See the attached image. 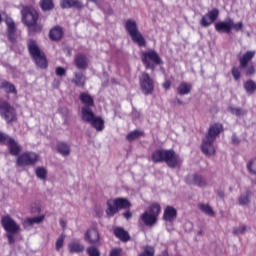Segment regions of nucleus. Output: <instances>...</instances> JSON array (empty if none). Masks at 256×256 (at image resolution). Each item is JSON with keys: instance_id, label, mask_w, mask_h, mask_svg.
Instances as JSON below:
<instances>
[{"instance_id": "obj_1", "label": "nucleus", "mask_w": 256, "mask_h": 256, "mask_svg": "<svg viewBox=\"0 0 256 256\" xmlns=\"http://www.w3.org/2000/svg\"><path fill=\"white\" fill-rule=\"evenodd\" d=\"M224 128L223 124L219 122H215L211 124L208 128V131L205 137L202 140L201 151L207 157H211V155H215V146L213 143L217 140L219 135L223 133Z\"/></svg>"}, {"instance_id": "obj_2", "label": "nucleus", "mask_w": 256, "mask_h": 256, "mask_svg": "<svg viewBox=\"0 0 256 256\" xmlns=\"http://www.w3.org/2000/svg\"><path fill=\"white\" fill-rule=\"evenodd\" d=\"M255 57V51H247L242 56L238 57L239 67L234 66L231 69V75L235 81H239L241 79V69H245L246 77H251L256 73L255 65L250 64Z\"/></svg>"}, {"instance_id": "obj_3", "label": "nucleus", "mask_w": 256, "mask_h": 256, "mask_svg": "<svg viewBox=\"0 0 256 256\" xmlns=\"http://www.w3.org/2000/svg\"><path fill=\"white\" fill-rule=\"evenodd\" d=\"M22 21L28 29L29 35H35V33H41L43 31V25L38 23L39 12L33 8V6H24L21 11Z\"/></svg>"}, {"instance_id": "obj_4", "label": "nucleus", "mask_w": 256, "mask_h": 256, "mask_svg": "<svg viewBox=\"0 0 256 256\" xmlns=\"http://www.w3.org/2000/svg\"><path fill=\"white\" fill-rule=\"evenodd\" d=\"M151 160L154 163H166L171 169H175V167H179L183 163L181 157L173 149H157L152 153Z\"/></svg>"}, {"instance_id": "obj_5", "label": "nucleus", "mask_w": 256, "mask_h": 256, "mask_svg": "<svg viewBox=\"0 0 256 256\" xmlns=\"http://www.w3.org/2000/svg\"><path fill=\"white\" fill-rule=\"evenodd\" d=\"M27 48L32 60L37 67H39L40 69H47L49 67V61L47 60V56L45 55V52H43L41 48H39L37 41L29 39L27 41Z\"/></svg>"}, {"instance_id": "obj_6", "label": "nucleus", "mask_w": 256, "mask_h": 256, "mask_svg": "<svg viewBox=\"0 0 256 256\" xmlns=\"http://www.w3.org/2000/svg\"><path fill=\"white\" fill-rule=\"evenodd\" d=\"M125 30L128 33L131 40L138 45V47H147V40L139 31V27L137 26V22L133 19H128L125 22Z\"/></svg>"}, {"instance_id": "obj_7", "label": "nucleus", "mask_w": 256, "mask_h": 256, "mask_svg": "<svg viewBox=\"0 0 256 256\" xmlns=\"http://www.w3.org/2000/svg\"><path fill=\"white\" fill-rule=\"evenodd\" d=\"M1 225L4 231H6L9 245H13V243H15V237L13 235H17V233L21 231V227L15 220L11 219L10 215L2 216Z\"/></svg>"}, {"instance_id": "obj_8", "label": "nucleus", "mask_w": 256, "mask_h": 256, "mask_svg": "<svg viewBox=\"0 0 256 256\" xmlns=\"http://www.w3.org/2000/svg\"><path fill=\"white\" fill-rule=\"evenodd\" d=\"M141 61L145 69H150L151 71H155L157 65H163V59L155 49L142 52Z\"/></svg>"}, {"instance_id": "obj_9", "label": "nucleus", "mask_w": 256, "mask_h": 256, "mask_svg": "<svg viewBox=\"0 0 256 256\" xmlns=\"http://www.w3.org/2000/svg\"><path fill=\"white\" fill-rule=\"evenodd\" d=\"M214 29L217 33H226V35L231 34V31H243V22L233 21L231 18H227L224 21H219L214 24Z\"/></svg>"}, {"instance_id": "obj_10", "label": "nucleus", "mask_w": 256, "mask_h": 256, "mask_svg": "<svg viewBox=\"0 0 256 256\" xmlns=\"http://www.w3.org/2000/svg\"><path fill=\"white\" fill-rule=\"evenodd\" d=\"M131 202L127 198H115L107 201L106 215L107 217H115L120 209H129Z\"/></svg>"}, {"instance_id": "obj_11", "label": "nucleus", "mask_w": 256, "mask_h": 256, "mask_svg": "<svg viewBox=\"0 0 256 256\" xmlns=\"http://www.w3.org/2000/svg\"><path fill=\"white\" fill-rule=\"evenodd\" d=\"M82 121L85 123H90L91 127L99 132L105 129V120H103L101 116H96L93 111L87 108L83 109Z\"/></svg>"}, {"instance_id": "obj_12", "label": "nucleus", "mask_w": 256, "mask_h": 256, "mask_svg": "<svg viewBox=\"0 0 256 256\" xmlns=\"http://www.w3.org/2000/svg\"><path fill=\"white\" fill-rule=\"evenodd\" d=\"M0 117L6 121V123L17 122V110L7 100H0Z\"/></svg>"}, {"instance_id": "obj_13", "label": "nucleus", "mask_w": 256, "mask_h": 256, "mask_svg": "<svg viewBox=\"0 0 256 256\" xmlns=\"http://www.w3.org/2000/svg\"><path fill=\"white\" fill-rule=\"evenodd\" d=\"M0 145H7L10 155H13L14 157H19L21 153V146H19L17 141H15L9 135L1 131H0Z\"/></svg>"}, {"instance_id": "obj_14", "label": "nucleus", "mask_w": 256, "mask_h": 256, "mask_svg": "<svg viewBox=\"0 0 256 256\" xmlns=\"http://www.w3.org/2000/svg\"><path fill=\"white\" fill-rule=\"evenodd\" d=\"M39 161V156L37 153L33 151H27L20 155H18L16 159V166L17 167H29L35 165Z\"/></svg>"}, {"instance_id": "obj_15", "label": "nucleus", "mask_w": 256, "mask_h": 256, "mask_svg": "<svg viewBox=\"0 0 256 256\" xmlns=\"http://www.w3.org/2000/svg\"><path fill=\"white\" fill-rule=\"evenodd\" d=\"M140 87L142 90V93L145 95H153V92L155 91V80L151 78V75L147 72H143L140 80Z\"/></svg>"}, {"instance_id": "obj_16", "label": "nucleus", "mask_w": 256, "mask_h": 256, "mask_svg": "<svg viewBox=\"0 0 256 256\" xmlns=\"http://www.w3.org/2000/svg\"><path fill=\"white\" fill-rule=\"evenodd\" d=\"M219 19V9L214 8L208 11L202 18L200 19L201 27H211L213 23H215Z\"/></svg>"}, {"instance_id": "obj_17", "label": "nucleus", "mask_w": 256, "mask_h": 256, "mask_svg": "<svg viewBox=\"0 0 256 256\" xmlns=\"http://www.w3.org/2000/svg\"><path fill=\"white\" fill-rule=\"evenodd\" d=\"M85 241L94 247H99L101 245V234L96 228L88 229L84 235Z\"/></svg>"}, {"instance_id": "obj_18", "label": "nucleus", "mask_w": 256, "mask_h": 256, "mask_svg": "<svg viewBox=\"0 0 256 256\" xmlns=\"http://www.w3.org/2000/svg\"><path fill=\"white\" fill-rule=\"evenodd\" d=\"M79 99L81 103L84 105L81 109V114L83 117V110L88 109V111H93L91 107H95V100L93 99V96H91L87 92H82L79 96Z\"/></svg>"}, {"instance_id": "obj_19", "label": "nucleus", "mask_w": 256, "mask_h": 256, "mask_svg": "<svg viewBox=\"0 0 256 256\" xmlns=\"http://www.w3.org/2000/svg\"><path fill=\"white\" fill-rule=\"evenodd\" d=\"M7 25V38L10 43H17V27L15 26V22L13 20H6Z\"/></svg>"}, {"instance_id": "obj_20", "label": "nucleus", "mask_w": 256, "mask_h": 256, "mask_svg": "<svg viewBox=\"0 0 256 256\" xmlns=\"http://www.w3.org/2000/svg\"><path fill=\"white\" fill-rule=\"evenodd\" d=\"M60 7L61 9H73L74 7L78 11H81L84 5L83 2L79 0H60Z\"/></svg>"}, {"instance_id": "obj_21", "label": "nucleus", "mask_w": 256, "mask_h": 256, "mask_svg": "<svg viewBox=\"0 0 256 256\" xmlns=\"http://www.w3.org/2000/svg\"><path fill=\"white\" fill-rule=\"evenodd\" d=\"M74 63L77 69L85 70L89 67V60L87 59V55L83 53H78L75 55Z\"/></svg>"}, {"instance_id": "obj_22", "label": "nucleus", "mask_w": 256, "mask_h": 256, "mask_svg": "<svg viewBox=\"0 0 256 256\" xmlns=\"http://www.w3.org/2000/svg\"><path fill=\"white\" fill-rule=\"evenodd\" d=\"M140 221H142L146 227H153L154 225H157L159 219H157L156 216L149 214V211H145L140 215Z\"/></svg>"}, {"instance_id": "obj_23", "label": "nucleus", "mask_w": 256, "mask_h": 256, "mask_svg": "<svg viewBox=\"0 0 256 256\" xmlns=\"http://www.w3.org/2000/svg\"><path fill=\"white\" fill-rule=\"evenodd\" d=\"M163 219H164V221L173 223V221H175V219H177V209H175V207H173V206H167L164 209Z\"/></svg>"}, {"instance_id": "obj_24", "label": "nucleus", "mask_w": 256, "mask_h": 256, "mask_svg": "<svg viewBox=\"0 0 256 256\" xmlns=\"http://www.w3.org/2000/svg\"><path fill=\"white\" fill-rule=\"evenodd\" d=\"M113 233L117 239L122 241L123 243H127V241H131V236L129 232L125 231L122 227H116L113 230Z\"/></svg>"}, {"instance_id": "obj_25", "label": "nucleus", "mask_w": 256, "mask_h": 256, "mask_svg": "<svg viewBox=\"0 0 256 256\" xmlns=\"http://www.w3.org/2000/svg\"><path fill=\"white\" fill-rule=\"evenodd\" d=\"M0 89H3L7 95H17V88L15 87V84L7 81V80H1L0 81Z\"/></svg>"}, {"instance_id": "obj_26", "label": "nucleus", "mask_w": 256, "mask_h": 256, "mask_svg": "<svg viewBox=\"0 0 256 256\" xmlns=\"http://www.w3.org/2000/svg\"><path fill=\"white\" fill-rule=\"evenodd\" d=\"M72 83H74L76 87H85V83H87V77H85L83 72H74Z\"/></svg>"}, {"instance_id": "obj_27", "label": "nucleus", "mask_w": 256, "mask_h": 256, "mask_svg": "<svg viewBox=\"0 0 256 256\" xmlns=\"http://www.w3.org/2000/svg\"><path fill=\"white\" fill-rule=\"evenodd\" d=\"M49 37L52 41H61L63 39V28L55 26L50 30Z\"/></svg>"}, {"instance_id": "obj_28", "label": "nucleus", "mask_w": 256, "mask_h": 256, "mask_svg": "<svg viewBox=\"0 0 256 256\" xmlns=\"http://www.w3.org/2000/svg\"><path fill=\"white\" fill-rule=\"evenodd\" d=\"M43 219H45V216L26 218L23 221L22 225H23L24 229H29V227H33L35 223L39 224V223L43 222Z\"/></svg>"}, {"instance_id": "obj_29", "label": "nucleus", "mask_w": 256, "mask_h": 256, "mask_svg": "<svg viewBox=\"0 0 256 256\" xmlns=\"http://www.w3.org/2000/svg\"><path fill=\"white\" fill-rule=\"evenodd\" d=\"M193 86L191 83L181 82L180 85L177 87L178 95H189L191 93V89Z\"/></svg>"}, {"instance_id": "obj_30", "label": "nucleus", "mask_w": 256, "mask_h": 256, "mask_svg": "<svg viewBox=\"0 0 256 256\" xmlns=\"http://www.w3.org/2000/svg\"><path fill=\"white\" fill-rule=\"evenodd\" d=\"M68 249L70 253H83V251H85V246L80 244L79 241H74L68 244Z\"/></svg>"}, {"instance_id": "obj_31", "label": "nucleus", "mask_w": 256, "mask_h": 256, "mask_svg": "<svg viewBox=\"0 0 256 256\" xmlns=\"http://www.w3.org/2000/svg\"><path fill=\"white\" fill-rule=\"evenodd\" d=\"M57 151L60 155H63V157H67L71 153V148L65 142H58Z\"/></svg>"}, {"instance_id": "obj_32", "label": "nucleus", "mask_w": 256, "mask_h": 256, "mask_svg": "<svg viewBox=\"0 0 256 256\" xmlns=\"http://www.w3.org/2000/svg\"><path fill=\"white\" fill-rule=\"evenodd\" d=\"M39 5L42 11H53L55 9V2L53 0H40Z\"/></svg>"}, {"instance_id": "obj_33", "label": "nucleus", "mask_w": 256, "mask_h": 256, "mask_svg": "<svg viewBox=\"0 0 256 256\" xmlns=\"http://www.w3.org/2000/svg\"><path fill=\"white\" fill-rule=\"evenodd\" d=\"M139 137H145V132L141 130H133L127 134L126 139L131 143V141H135V139H139Z\"/></svg>"}, {"instance_id": "obj_34", "label": "nucleus", "mask_w": 256, "mask_h": 256, "mask_svg": "<svg viewBox=\"0 0 256 256\" xmlns=\"http://www.w3.org/2000/svg\"><path fill=\"white\" fill-rule=\"evenodd\" d=\"M148 213L159 219V215H161V205H159V203L151 204Z\"/></svg>"}, {"instance_id": "obj_35", "label": "nucleus", "mask_w": 256, "mask_h": 256, "mask_svg": "<svg viewBox=\"0 0 256 256\" xmlns=\"http://www.w3.org/2000/svg\"><path fill=\"white\" fill-rule=\"evenodd\" d=\"M251 195H253L251 190H247L245 194H242L238 199L239 205H249V199H251Z\"/></svg>"}, {"instance_id": "obj_36", "label": "nucleus", "mask_w": 256, "mask_h": 256, "mask_svg": "<svg viewBox=\"0 0 256 256\" xmlns=\"http://www.w3.org/2000/svg\"><path fill=\"white\" fill-rule=\"evenodd\" d=\"M193 183L197 185V187H205V185H207L205 178L198 174L193 175Z\"/></svg>"}, {"instance_id": "obj_37", "label": "nucleus", "mask_w": 256, "mask_h": 256, "mask_svg": "<svg viewBox=\"0 0 256 256\" xmlns=\"http://www.w3.org/2000/svg\"><path fill=\"white\" fill-rule=\"evenodd\" d=\"M244 89L247 93L253 94L256 91V82L253 80H248L244 83Z\"/></svg>"}, {"instance_id": "obj_38", "label": "nucleus", "mask_w": 256, "mask_h": 256, "mask_svg": "<svg viewBox=\"0 0 256 256\" xmlns=\"http://www.w3.org/2000/svg\"><path fill=\"white\" fill-rule=\"evenodd\" d=\"M199 209L202 210L205 215H210V217L215 216V211H213V208H211L209 204H200Z\"/></svg>"}, {"instance_id": "obj_39", "label": "nucleus", "mask_w": 256, "mask_h": 256, "mask_svg": "<svg viewBox=\"0 0 256 256\" xmlns=\"http://www.w3.org/2000/svg\"><path fill=\"white\" fill-rule=\"evenodd\" d=\"M138 256H155V247L149 245L145 246L143 252Z\"/></svg>"}, {"instance_id": "obj_40", "label": "nucleus", "mask_w": 256, "mask_h": 256, "mask_svg": "<svg viewBox=\"0 0 256 256\" xmlns=\"http://www.w3.org/2000/svg\"><path fill=\"white\" fill-rule=\"evenodd\" d=\"M36 177H38V179H42V181H45V179H47V170L43 167H37Z\"/></svg>"}, {"instance_id": "obj_41", "label": "nucleus", "mask_w": 256, "mask_h": 256, "mask_svg": "<svg viewBox=\"0 0 256 256\" xmlns=\"http://www.w3.org/2000/svg\"><path fill=\"white\" fill-rule=\"evenodd\" d=\"M229 111L232 115H235L236 117H241L247 113L243 109L237 107H230Z\"/></svg>"}, {"instance_id": "obj_42", "label": "nucleus", "mask_w": 256, "mask_h": 256, "mask_svg": "<svg viewBox=\"0 0 256 256\" xmlns=\"http://www.w3.org/2000/svg\"><path fill=\"white\" fill-rule=\"evenodd\" d=\"M247 170L252 175H256V158L250 160L247 164Z\"/></svg>"}, {"instance_id": "obj_43", "label": "nucleus", "mask_w": 256, "mask_h": 256, "mask_svg": "<svg viewBox=\"0 0 256 256\" xmlns=\"http://www.w3.org/2000/svg\"><path fill=\"white\" fill-rule=\"evenodd\" d=\"M86 253L88 256H101V252L95 246H89Z\"/></svg>"}, {"instance_id": "obj_44", "label": "nucleus", "mask_w": 256, "mask_h": 256, "mask_svg": "<svg viewBox=\"0 0 256 256\" xmlns=\"http://www.w3.org/2000/svg\"><path fill=\"white\" fill-rule=\"evenodd\" d=\"M65 243V234H62L57 240H56V251H61L63 245Z\"/></svg>"}, {"instance_id": "obj_45", "label": "nucleus", "mask_w": 256, "mask_h": 256, "mask_svg": "<svg viewBox=\"0 0 256 256\" xmlns=\"http://www.w3.org/2000/svg\"><path fill=\"white\" fill-rule=\"evenodd\" d=\"M109 256H123V248L115 247L110 250Z\"/></svg>"}, {"instance_id": "obj_46", "label": "nucleus", "mask_w": 256, "mask_h": 256, "mask_svg": "<svg viewBox=\"0 0 256 256\" xmlns=\"http://www.w3.org/2000/svg\"><path fill=\"white\" fill-rule=\"evenodd\" d=\"M55 73L57 77H65L67 75V70L61 66L56 67Z\"/></svg>"}, {"instance_id": "obj_47", "label": "nucleus", "mask_w": 256, "mask_h": 256, "mask_svg": "<svg viewBox=\"0 0 256 256\" xmlns=\"http://www.w3.org/2000/svg\"><path fill=\"white\" fill-rule=\"evenodd\" d=\"M245 231H247V227H245V226H241L240 228L233 229V233L235 235H239V234L243 235V233H245Z\"/></svg>"}, {"instance_id": "obj_48", "label": "nucleus", "mask_w": 256, "mask_h": 256, "mask_svg": "<svg viewBox=\"0 0 256 256\" xmlns=\"http://www.w3.org/2000/svg\"><path fill=\"white\" fill-rule=\"evenodd\" d=\"M163 89L165 91H168V89H171V80H165L164 83L162 84Z\"/></svg>"}, {"instance_id": "obj_49", "label": "nucleus", "mask_w": 256, "mask_h": 256, "mask_svg": "<svg viewBox=\"0 0 256 256\" xmlns=\"http://www.w3.org/2000/svg\"><path fill=\"white\" fill-rule=\"evenodd\" d=\"M232 143L233 145H239V143H241V140L239 139V137H237L236 134L232 136Z\"/></svg>"}, {"instance_id": "obj_50", "label": "nucleus", "mask_w": 256, "mask_h": 256, "mask_svg": "<svg viewBox=\"0 0 256 256\" xmlns=\"http://www.w3.org/2000/svg\"><path fill=\"white\" fill-rule=\"evenodd\" d=\"M123 217H125V219H131V217H133V213H131V211H126L123 213Z\"/></svg>"}, {"instance_id": "obj_51", "label": "nucleus", "mask_w": 256, "mask_h": 256, "mask_svg": "<svg viewBox=\"0 0 256 256\" xmlns=\"http://www.w3.org/2000/svg\"><path fill=\"white\" fill-rule=\"evenodd\" d=\"M216 193L218 197H220V199H223L225 197V192H223L222 190H218Z\"/></svg>"}, {"instance_id": "obj_52", "label": "nucleus", "mask_w": 256, "mask_h": 256, "mask_svg": "<svg viewBox=\"0 0 256 256\" xmlns=\"http://www.w3.org/2000/svg\"><path fill=\"white\" fill-rule=\"evenodd\" d=\"M60 225H61V227H63V229H65L67 224L65 223V221L60 220Z\"/></svg>"}, {"instance_id": "obj_53", "label": "nucleus", "mask_w": 256, "mask_h": 256, "mask_svg": "<svg viewBox=\"0 0 256 256\" xmlns=\"http://www.w3.org/2000/svg\"><path fill=\"white\" fill-rule=\"evenodd\" d=\"M176 101H177L178 105H183V101L181 99L177 98Z\"/></svg>"}, {"instance_id": "obj_54", "label": "nucleus", "mask_w": 256, "mask_h": 256, "mask_svg": "<svg viewBox=\"0 0 256 256\" xmlns=\"http://www.w3.org/2000/svg\"><path fill=\"white\" fill-rule=\"evenodd\" d=\"M88 1H90V3H95V4L99 3V0H88Z\"/></svg>"}, {"instance_id": "obj_55", "label": "nucleus", "mask_w": 256, "mask_h": 256, "mask_svg": "<svg viewBox=\"0 0 256 256\" xmlns=\"http://www.w3.org/2000/svg\"><path fill=\"white\" fill-rule=\"evenodd\" d=\"M2 21H3V17L0 14V23H2Z\"/></svg>"}]
</instances>
